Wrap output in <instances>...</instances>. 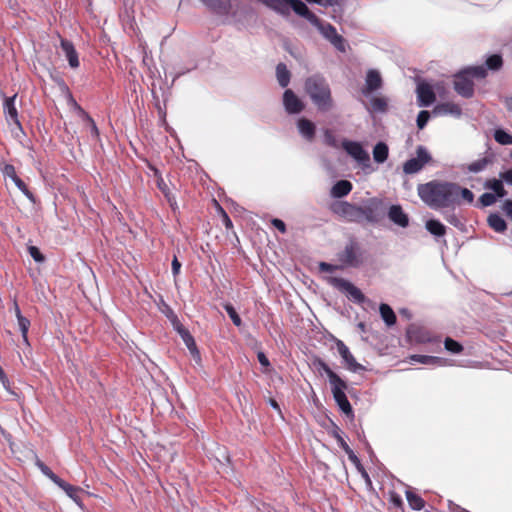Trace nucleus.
Wrapping results in <instances>:
<instances>
[{
  "label": "nucleus",
  "instance_id": "obj_1",
  "mask_svg": "<svg viewBox=\"0 0 512 512\" xmlns=\"http://www.w3.org/2000/svg\"><path fill=\"white\" fill-rule=\"evenodd\" d=\"M421 200L433 209L447 208L459 202V185L452 182L433 180L418 185Z\"/></svg>",
  "mask_w": 512,
  "mask_h": 512
},
{
  "label": "nucleus",
  "instance_id": "obj_2",
  "mask_svg": "<svg viewBox=\"0 0 512 512\" xmlns=\"http://www.w3.org/2000/svg\"><path fill=\"white\" fill-rule=\"evenodd\" d=\"M305 93L321 112H328L334 107L331 88L325 77L313 74L304 82Z\"/></svg>",
  "mask_w": 512,
  "mask_h": 512
},
{
  "label": "nucleus",
  "instance_id": "obj_3",
  "mask_svg": "<svg viewBox=\"0 0 512 512\" xmlns=\"http://www.w3.org/2000/svg\"><path fill=\"white\" fill-rule=\"evenodd\" d=\"M486 77V69L483 66H469L454 75V90L464 98L474 96L473 78L483 79Z\"/></svg>",
  "mask_w": 512,
  "mask_h": 512
},
{
  "label": "nucleus",
  "instance_id": "obj_4",
  "mask_svg": "<svg viewBox=\"0 0 512 512\" xmlns=\"http://www.w3.org/2000/svg\"><path fill=\"white\" fill-rule=\"evenodd\" d=\"M360 207V223H377L383 215V201L376 197L367 199Z\"/></svg>",
  "mask_w": 512,
  "mask_h": 512
},
{
  "label": "nucleus",
  "instance_id": "obj_5",
  "mask_svg": "<svg viewBox=\"0 0 512 512\" xmlns=\"http://www.w3.org/2000/svg\"><path fill=\"white\" fill-rule=\"evenodd\" d=\"M431 161L432 156L427 148L423 145H419L416 148V157L408 159L403 164V172L408 175L418 173Z\"/></svg>",
  "mask_w": 512,
  "mask_h": 512
},
{
  "label": "nucleus",
  "instance_id": "obj_6",
  "mask_svg": "<svg viewBox=\"0 0 512 512\" xmlns=\"http://www.w3.org/2000/svg\"><path fill=\"white\" fill-rule=\"evenodd\" d=\"M338 260L346 267H359L362 262V251L358 242L351 240L344 250L338 254Z\"/></svg>",
  "mask_w": 512,
  "mask_h": 512
},
{
  "label": "nucleus",
  "instance_id": "obj_7",
  "mask_svg": "<svg viewBox=\"0 0 512 512\" xmlns=\"http://www.w3.org/2000/svg\"><path fill=\"white\" fill-rule=\"evenodd\" d=\"M348 385L346 381L343 379L340 380V383H334L331 385V391L333 394V398L338 405L339 409L348 417L349 419H354V411L353 408L346 396L345 391L347 390Z\"/></svg>",
  "mask_w": 512,
  "mask_h": 512
},
{
  "label": "nucleus",
  "instance_id": "obj_8",
  "mask_svg": "<svg viewBox=\"0 0 512 512\" xmlns=\"http://www.w3.org/2000/svg\"><path fill=\"white\" fill-rule=\"evenodd\" d=\"M331 283L339 291L343 292L349 300L356 304H362L368 301L362 291L346 279L332 278Z\"/></svg>",
  "mask_w": 512,
  "mask_h": 512
},
{
  "label": "nucleus",
  "instance_id": "obj_9",
  "mask_svg": "<svg viewBox=\"0 0 512 512\" xmlns=\"http://www.w3.org/2000/svg\"><path fill=\"white\" fill-rule=\"evenodd\" d=\"M16 95L6 97L3 104V109L6 117V121L9 125H14L15 128H11L12 133L15 137L19 134H24L23 127L19 121L18 111L15 105Z\"/></svg>",
  "mask_w": 512,
  "mask_h": 512
},
{
  "label": "nucleus",
  "instance_id": "obj_10",
  "mask_svg": "<svg viewBox=\"0 0 512 512\" xmlns=\"http://www.w3.org/2000/svg\"><path fill=\"white\" fill-rule=\"evenodd\" d=\"M342 146L347 154L355 159L363 169L370 167V156L359 142L344 140Z\"/></svg>",
  "mask_w": 512,
  "mask_h": 512
},
{
  "label": "nucleus",
  "instance_id": "obj_11",
  "mask_svg": "<svg viewBox=\"0 0 512 512\" xmlns=\"http://www.w3.org/2000/svg\"><path fill=\"white\" fill-rule=\"evenodd\" d=\"M315 26L320 33L331 42V44L339 51H345V41L341 35H339L334 26L330 23H324L319 19V24H312Z\"/></svg>",
  "mask_w": 512,
  "mask_h": 512
},
{
  "label": "nucleus",
  "instance_id": "obj_12",
  "mask_svg": "<svg viewBox=\"0 0 512 512\" xmlns=\"http://www.w3.org/2000/svg\"><path fill=\"white\" fill-rule=\"evenodd\" d=\"M335 343L337 351L343 359V362L348 370L354 373L365 370V367L356 361L349 348L342 340L336 339Z\"/></svg>",
  "mask_w": 512,
  "mask_h": 512
},
{
  "label": "nucleus",
  "instance_id": "obj_13",
  "mask_svg": "<svg viewBox=\"0 0 512 512\" xmlns=\"http://www.w3.org/2000/svg\"><path fill=\"white\" fill-rule=\"evenodd\" d=\"M334 212L350 222L360 223V207L355 204L339 202L334 206Z\"/></svg>",
  "mask_w": 512,
  "mask_h": 512
},
{
  "label": "nucleus",
  "instance_id": "obj_14",
  "mask_svg": "<svg viewBox=\"0 0 512 512\" xmlns=\"http://www.w3.org/2000/svg\"><path fill=\"white\" fill-rule=\"evenodd\" d=\"M416 93L419 107H428L436 100L434 90L428 83H419L417 85Z\"/></svg>",
  "mask_w": 512,
  "mask_h": 512
},
{
  "label": "nucleus",
  "instance_id": "obj_15",
  "mask_svg": "<svg viewBox=\"0 0 512 512\" xmlns=\"http://www.w3.org/2000/svg\"><path fill=\"white\" fill-rule=\"evenodd\" d=\"M283 105L288 114H298L304 110V103L290 89L283 94Z\"/></svg>",
  "mask_w": 512,
  "mask_h": 512
},
{
  "label": "nucleus",
  "instance_id": "obj_16",
  "mask_svg": "<svg viewBox=\"0 0 512 512\" xmlns=\"http://www.w3.org/2000/svg\"><path fill=\"white\" fill-rule=\"evenodd\" d=\"M175 318V321H176V330L178 331V333L180 334L183 342L185 343V345L187 346L188 350L190 351L191 355L193 356V358L199 362L201 360V357H200V352L196 346V342L193 338V336L190 334V332L185 329L180 323L179 321L177 320V317L174 316Z\"/></svg>",
  "mask_w": 512,
  "mask_h": 512
},
{
  "label": "nucleus",
  "instance_id": "obj_17",
  "mask_svg": "<svg viewBox=\"0 0 512 512\" xmlns=\"http://www.w3.org/2000/svg\"><path fill=\"white\" fill-rule=\"evenodd\" d=\"M60 47H61L66 59L68 60L69 66L72 69L78 68L80 65V62H79L78 53L74 47V44L70 40L61 38L60 39Z\"/></svg>",
  "mask_w": 512,
  "mask_h": 512
},
{
  "label": "nucleus",
  "instance_id": "obj_18",
  "mask_svg": "<svg viewBox=\"0 0 512 512\" xmlns=\"http://www.w3.org/2000/svg\"><path fill=\"white\" fill-rule=\"evenodd\" d=\"M297 129L303 139L308 142H313L316 134V125L314 122L307 118H299L297 120Z\"/></svg>",
  "mask_w": 512,
  "mask_h": 512
},
{
  "label": "nucleus",
  "instance_id": "obj_19",
  "mask_svg": "<svg viewBox=\"0 0 512 512\" xmlns=\"http://www.w3.org/2000/svg\"><path fill=\"white\" fill-rule=\"evenodd\" d=\"M382 78L380 73L377 70H369L365 79V88L362 93L365 96H368L372 92L380 89L382 87Z\"/></svg>",
  "mask_w": 512,
  "mask_h": 512
},
{
  "label": "nucleus",
  "instance_id": "obj_20",
  "mask_svg": "<svg viewBox=\"0 0 512 512\" xmlns=\"http://www.w3.org/2000/svg\"><path fill=\"white\" fill-rule=\"evenodd\" d=\"M389 219L396 225L406 228L409 225V218L400 205H392L388 211Z\"/></svg>",
  "mask_w": 512,
  "mask_h": 512
},
{
  "label": "nucleus",
  "instance_id": "obj_21",
  "mask_svg": "<svg viewBox=\"0 0 512 512\" xmlns=\"http://www.w3.org/2000/svg\"><path fill=\"white\" fill-rule=\"evenodd\" d=\"M432 113L435 116L453 115L455 117H460L462 114V109L455 103L446 102L436 105Z\"/></svg>",
  "mask_w": 512,
  "mask_h": 512
},
{
  "label": "nucleus",
  "instance_id": "obj_22",
  "mask_svg": "<svg viewBox=\"0 0 512 512\" xmlns=\"http://www.w3.org/2000/svg\"><path fill=\"white\" fill-rule=\"evenodd\" d=\"M410 360L412 362H417L424 365L431 366H446L448 364V360L441 357L429 356V355H411Z\"/></svg>",
  "mask_w": 512,
  "mask_h": 512
},
{
  "label": "nucleus",
  "instance_id": "obj_23",
  "mask_svg": "<svg viewBox=\"0 0 512 512\" xmlns=\"http://www.w3.org/2000/svg\"><path fill=\"white\" fill-rule=\"evenodd\" d=\"M352 183L348 180H339L331 188L330 195L333 198H342L352 190Z\"/></svg>",
  "mask_w": 512,
  "mask_h": 512
},
{
  "label": "nucleus",
  "instance_id": "obj_24",
  "mask_svg": "<svg viewBox=\"0 0 512 512\" xmlns=\"http://www.w3.org/2000/svg\"><path fill=\"white\" fill-rule=\"evenodd\" d=\"M62 86L63 90L66 93L68 106H70V108L73 109L78 114V116L82 118V120L88 119L89 114L77 103L72 93L70 92L68 86L64 82H62Z\"/></svg>",
  "mask_w": 512,
  "mask_h": 512
},
{
  "label": "nucleus",
  "instance_id": "obj_25",
  "mask_svg": "<svg viewBox=\"0 0 512 512\" xmlns=\"http://www.w3.org/2000/svg\"><path fill=\"white\" fill-rule=\"evenodd\" d=\"M205 6H207L213 12L224 14L227 13L230 8V0H200Z\"/></svg>",
  "mask_w": 512,
  "mask_h": 512
},
{
  "label": "nucleus",
  "instance_id": "obj_26",
  "mask_svg": "<svg viewBox=\"0 0 512 512\" xmlns=\"http://www.w3.org/2000/svg\"><path fill=\"white\" fill-rule=\"evenodd\" d=\"M389 156V148L385 142H378L373 148V159L376 163H384Z\"/></svg>",
  "mask_w": 512,
  "mask_h": 512
},
{
  "label": "nucleus",
  "instance_id": "obj_27",
  "mask_svg": "<svg viewBox=\"0 0 512 512\" xmlns=\"http://www.w3.org/2000/svg\"><path fill=\"white\" fill-rule=\"evenodd\" d=\"M484 187L486 189L492 190L494 192L493 194L498 198H503L507 194L501 179H488L485 182Z\"/></svg>",
  "mask_w": 512,
  "mask_h": 512
},
{
  "label": "nucleus",
  "instance_id": "obj_28",
  "mask_svg": "<svg viewBox=\"0 0 512 512\" xmlns=\"http://www.w3.org/2000/svg\"><path fill=\"white\" fill-rule=\"evenodd\" d=\"M487 222L488 225L498 233H503L507 229L506 221L498 213L490 214Z\"/></svg>",
  "mask_w": 512,
  "mask_h": 512
},
{
  "label": "nucleus",
  "instance_id": "obj_29",
  "mask_svg": "<svg viewBox=\"0 0 512 512\" xmlns=\"http://www.w3.org/2000/svg\"><path fill=\"white\" fill-rule=\"evenodd\" d=\"M276 76L278 83L282 88H285L289 85L291 74L284 63H279L276 66Z\"/></svg>",
  "mask_w": 512,
  "mask_h": 512
},
{
  "label": "nucleus",
  "instance_id": "obj_30",
  "mask_svg": "<svg viewBox=\"0 0 512 512\" xmlns=\"http://www.w3.org/2000/svg\"><path fill=\"white\" fill-rule=\"evenodd\" d=\"M425 227L429 233L436 237H442L446 233V227L436 219L426 221Z\"/></svg>",
  "mask_w": 512,
  "mask_h": 512
},
{
  "label": "nucleus",
  "instance_id": "obj_31",
  "mask_svg": "<svg viewBox=\"0 0 512 512\" xmlns=\"http://www.w3.org/2000/svg\"><path fill=\"white\" fill-rule=\"evenodd\" d=\"M59 488H61L68 497H70L72 500H74L76 503H80V497L79 492L81 489L79 487L73 486L63 479L60 480V482L57 484Z\"/></svg>",
  "mask_w": 512,
  "mask_h": 512
},
{
  "label": "nucleus",
  "instance_id": "obj_32",
  "mask_svg": "<svg viewBox=\"0 0 512 512\" xmlns=\"http://www.w3.org/2000/svg\"><path fill=\"white\" fill-rule=\"evenodd\" d=\"M315 365L319 370H322L327 375L330 386L334 383L339 384L340 380H342V378H340L339 375H337L323 360L318 359L315 362Z\"/></svg>",
  "mask_w": 512,
  "mask_h": 512
},
{
  "label": "nucleus",
  "instance_id": "obj_33",
  "mask_svg": "<svg viewBox=\"0 0 512 512\" xmlns=\"http://www.w3.org/2000/svg\"><path fill=\"white\" fill-rule=\"evenodd\" d=\"M379 311L381 318L387 326H393L396 323V315L388 304H380Z\"/></svg>",
  "mask_w": 512,
  "mask_h": 512
},
{
  "label": "nucleus",
  "instance_id": "obj_34",
  "mask_svg": "<svg viewBox=\"0 0 512 512\" xmlns=\"http://www.w3.org/2000/svg\"><path fill=\"white\" fill-rule=\"evenodd\" d=\"M406 499L411 509L420 511L425 506V501L419 495L413 493L411 490L406 491Z\"/></svg>",
  "mask_w": 512,
  "mask_h": 512
},
{
  "label": "nucleus",
  "instance_id": "obj_35",
  "mask_svg": "<svg viewBox=\"0 0 512 512\" xmlns=\"http://www.w3.org/2000/svg\"><path fill=\"white\" fill-rule=\"evenodd\" d=\"M493 161L492 157H483L478 159L467 166V171L470 173H479L486 169V167Z\"/></svg>",
  "mask_w": 512,
  "mask_h": 512
},
{
  "label": "nucleus",
  "instance_id": "obj_36",
  "mask_svg": "<svg viewBox=\"0 0 512 512\" xmlns=\"http://www.w3.org/2000/svg\"><path fill=\"white\" fill-rule=\"evenodd\" d=\"M503 65V59L500 54H492L487 57L485 65H482L486 71H498Z\"/></svg>",
  "mask_w": 512,
  "mask_h": 512
},
{
  "label": "nucleus",
  "instance_id": "obj_37",
  "mask_svg": "<svg viewBox=\"0 0 512 512\" xmlns=\"http://www.w3.org/2000/svg\"><path fill=\"white\" fill-rule=\"evenodd\" d=\"M494 139L501 145H512V135L504 129L498 128L494 131Z\"/></svg>",
  "mask_w": 512,
  "mask_h": 512
},
{
  "label": "nucleus",
  "instance_id": "obj_38",
  "mask_svg": "<svg viewBox=\"0 0 512 512\" xmlns=\"http://www.w3.org/2000/svg\"><path fill=\"white\" fill-rule=\"evenodd\" d=\"M37 466L40 469V471L48 477L54 484H58L61 480V478L56 475L47 465H45L43 462L38 461Z\"/></svg>",
  "mask_w": 512,
  "mask_h": 512
},
{
  "label": "nucleus",
  "instance_id": "obj_39",
  "mask_svg": "<svg viewBox=\"0 0 512 512\" xmlns=\"http://www.w3.org/2000/svg\"><path fill=\"white\" fill-rule=\"evenodd\" d=\"M223 307H224L225 311L227 312V314L229 315L233 324L236 327H241L242 320H241V317L239 316V314L236 312L235 308L230 303L224 304Z\"/></svg>",
  "mask_w": 512,
  "mask_h": 512
},
{
  "label": "nucleus",
  "instance_id": "obj_40",
  "mask_svg": "<svg viewBox=\"0 0 512 512\" xmlns=\"http://www.w3.org/2000/svg\"><path fill=\"white\" fill-rule=\"evenodd\" d=\"M335 437L337 439L338 445L347 454L349 460H356V454L354 453V451L350 448V446L346 443V441L341 437V435L338 432L335 433Z\"/></svg>",
  "mask_w": 512,
  "mask_h": 512
},
{
  "label": "nucleus",
  "instance_id": "obj_41",
  "mask_svg": "<svg viewBox=\"0 0 512 512\" xmlns=\"http://www.w3.org/2000/svg\"><path fill=\"white\" fill-rule=\"evenodd\" d=\"M350 461L355 465L356 469L361 474V476L365 480L366 484L368 486H372V481L370 479V476H369L368 472L366 471V469L364 468V466L362 465L358 456L356 455V460H350Z\"/></svg>",
  "mask_w": 512,
  "mask_h": 512
},
{
  "label": "nucleus",
  "instance_id": "obj_42",
  "mask_svg": "<svg viewBox=\"0 0 512 512\" xmlns=\"http://www.w3.org/2000/svg\"><path fill=\"white\" fill-rule=\"evenodd\" d=\"M323 141L329 147H338L337 139L331 129L326 128L323 130Z\"/></svg>",
  "mask_w": 512,
  "mask_h": 512
},
{
  "label": "nucleus",
  "instance_id": "obj_43",
  "mask_svg": "<svg viewBox=\"0 0 512 512\" xmlns=\"http://www.w3.org/2000/svg\"><path fill=\"white\" fill-rule=\"evenodd\" d=\"M445 349L451 353H460L463 350V346L456 340L447 337L444 342Z\"/></svg>",
  "mask_w": 512,
  "mask_h": 512
},
{
  "label": "nucleus",
  "instance_id": "obj_44",
  "mask_svg": "<svg viewBox=\"0 0 512 512\" xmlns=\"http://www.w3.org/2000/svg\"><path fill=\"white\" fill-rule=\"evenodd\" d=\"M18 321V326L21 331L23 341L28 344V330L30 327V321L26 317H21Z\"/></svg>",
  "mask_w": 512,
  "mask_h": 512
},
{
  "label": "nucleus",
  "instance_id": "obj_45",
  "mask_svg": "<svg viewBox=\"0 0 512 512\" xmlns=\"http://www.w3.org/2000/svg\"><path fill=\"white\" fill-rule=\"evenodd\" d=\"M371 106L375 112H385L387 109V101L383 97H375L371 100Z\"/></svg>",
  "mask_w": 512,
  "mask_h": 512
},
{
  "label": "nucleus",
  "instance_id": "obj_46",
  "mask_svg": "<svg viewBox=\"0 0 512 512\" xmlns=\"http://www.w3.org/2000/svg\"><path fill=\"white\" fill-rule=\"evenodd\" d=\"M430 112L427 111V110H422L419 112L418 116H417V119H416V123H417V127L422 130L428 123L429 119H430Z\"/></svg>",
  "mask_w": 512,
  "mask_h": 512
},
{
  "label": "nucleus",
  "instance_id": "obj_47",
  "mask_svg": "<svg viewBox=\"0 0 512 512\" xmlns=\"http://www.w3.org/2000/svg\"><path fill=\"white\" fill-rule=\"evenodd\" d=\"M445 219L448 223L453 225L456 228L462 229L464 227V224L461 222V220L458 218V216L454 212H446L445 213Z\"/></svg>",
  "mask_w": 512,
  "mask_h": 512
},
{
  "label": "nucleus",
  "instance_id": "obj_48",
  "mask_svg": "<svg viewBox=\"0 0 512 512\" xmlns=\"http://www.w3.org/2000/svg\"><path fill=\"white\" fill-rule=\"evenodd\" d=\"M16 186L32 203H35L34 194L28 189L27 185L22 180H18Z\"/></svg>",
  "mask_w": 512,
  "mask_h": 512
},
{
  "label": "nucleus",
  "instance_id": "obj_49",
  "mask_svg": "<svg viewBox=\"0 0 512 512\" xmlns=\"http://www.w3.org/2000/svg\"><path fill=\"white\" fill-rule=\"evenodd\" d=\"M497 197L493 193H484L480 196V203L485 206H491L496 202Z\"/></svg>",
  "mask_w": 512,
  "mask_h": 512
},
{
  "label": "nucleus",
  "instance_id": "obj_50",
  "mask_svg": "<svg viewBox=\"0 0 512 512\" xmlns=\"http://www.w3.org/2000/svg\"><path fill=\"white\" fill-rule=\"evenodd\" d=\"M30 256L34 259L35 262L41 263L45 260L44 255L40 252V250L36 246H29L28 248Z\"/></svg>",
  "mask_w": 512,
  "mask_h": 512
},
{
  "label": "nucleus",
  "instance_id": "obj_51",
  "mask_svg": "<svg viewBox=\"0 0 512 512\" xmlns=\"http://www.w3.org/2000/svg\"><path fill=\"white\" fill-rule=\"evenodd\" d=\"M157 187L164 194L165 198L171 195V191L162 177L157 179Z\"/></svg>",
  "mask_w": 512,
  "mask_h": 512
},
{
  "label": "nucleus",
  "instance_id": "obj_52",
  "mask_svg": "<svg viewBox=\"0 0 512 512\" xmlns=\"http://www.w3.org/2000/svg\"><path fill=\"white\" fill-rule=\"evenodd\" d=\"M83 121H86L89 124L91 135L95 139H98L100 133H99V129H98L95 121L93 120V118L89 115V118L88 119H84Z\"/></svg>",
  "mask_w": 512,
  "mask_h": 512
},
{
  "label": "nucleus",
  "instance_id": "obj_53",
  "mask_svg": "<svg viewBox=\"0 0 512 512\" xmlns=\"http://www.w3.org/2000/svg\"><path fill=\"white\" fill-rule=\"evenodd\" d=\"M460 195H461V197H462L465 201H467V202H469V203H471V202L473 201V199H474V194H473L469 189H467V188H461V187L459 186V196H460Z\"/></svg>",
  "mask_w": 512,
  "mask_h": 512
},
{
  "label": "nucleus",
  "instance_id": "obj_54",
  "mask_svg": "<svg viewBox=\"0 0 512 512\" xmlns=\"http://www.w3.org/2000/svg\"><path fill=\"white\" fill-rule=\"evenodd\" d=\"M309 3H315L320 6L328 7V6H334L338 3L339 0H306Z\"/></svg>",
  "mask_w": 512,
  "mask_h": 512
},
{
  "label": "nucleus",
  "instance_id": "obj_55",
  "mask_svg": "<svg viewBox=\"0 0 512 512\" xmlns=\"http://www.w3.org/2000/svg\"><path fill=\"white\" fill-rule=\"evenodd\" d=\"M338 267L335 266V265H332L330 263H326V262H320L319 263V269L320 271L322 272H327V273H332L334 272Z\"/></svg>",
  "mask_w": 512,
  "mask_h": 512
},
{
  "label": "nucleus",
  "instance_id": "obj_56",
  "mask_svg": "<svg viewBox=\"0 0 512 512\" xmlns=\"http://www.w3.org/2000/svg\"><path fill=\"white\" fill-rule=\"evenodd\" d=\"M2 172L5 177L9 178V177L15 176L16 170L12 164H5L2 168Z\"/></svg>",
  "mask_w": 512,
  "mask_h": 512
},
{
  "label": "nucleus",
  "instance_id": "obj_57",
  "mask_svg": "<svg viewBox=\"0 0 512 512\" xmlns=\"http://www.w3.org/2000/svg\"><path fill=\"white\" fill-rule=\"evenodd\" d=\"M271 223L281 233H285L286 232V225H285V223L281 219L274 218V219H272Z\"/></svg>",
  "mask_w": 512,
  "mask_h": 512
},
{
  "label": "nucleus",
  "instance_id": "obj_58",
  "mask_svg": "<svg viewBox=\"0 0 512 512\" xmlns=\"http://www.w3.org/2000/svg\"><path fill=\"white\" fill-rule=\"evenodd\" d=\"M171 265H172V274L174 277H176L177 275H179L180 269H181V263L179 262L177 256H174Z\"/></svg>",
  "mask_w": 512,
  "mask_h": 512
},
{
  "label": "nucleus",
  "instance_id": "obj_59",
  "mask_svg": "<svg viewBox=\"0 0 512 512\" xmlns=\"http://www.w3.org/2000/svg\"><path fill=\"white\" fill-rule=\"evenodd\" d=\"M503 210L507 217L512 221V200H506L504 202Z\"/></svg>",
  "mask_w": 512,
  "mask_h": 512
},
{
  "label": "nucleus",
  "instance_id": "obj_60",
  "mask_svg": "<svg viewBox=\"0 0 512 512\" xmlns=\"http://www.w3.org/2000/svg\"><path fill=\"white\" fill-rule=\"evenodd\" d=\"M257 358H258V361L259 363L264 366V367H269L270 366V361L269 359L267 358V356L265 355L264 352H258L257 354Z\"/></svg>",
  "mask_w": 512,
  "mask_h": 512
},
{
  "label": "nucleus",
  "instance_id": "obj_61",
  "mask_svg": "<svg viewBox=\"0 0 512 512\" xmlns=\"http://www.w3.org/2000/svg\"><path fill=\"white\" fill-rule=\"evenodd\" d=\"M500 178L503 179L507 184L512 185V169L500 173Z\"/></svg>",
  "mask_w": 512,
  "mask_h": 512
},
{
  "label": "nucleus",
  "instance_id": "obj_62",
  "mask_svg": "<svg viewBox=\"0 0 512 512\" xmlns=\"http://www.w3.org/2000/svg\"><path fill=\"white\" fill-rule=\"evenodd\" d=\"M0 381L1 383L3 384V386L9 390V380L4 372V370L2 369V367L0 366Z\"/></svg>",
  "mask_w": 512,
  "mask_h": 512
},
{
  "label": "nucleus",
  "instance_id": "obj_63",
  "mask_svg": "<svg viewBox=\"0 0 512 512\" xmlns=\"http://www.w3.org/2000/svg\"><path fill=\"white\" fill-rule=\"evenodd\" d=\"M170 207L175 210L176 207H177V202H176V198L173 194L169 195L168 197H166Z\"/></svg>",
  "mask_w": 512,
  "mask_h": 512
},
{
  "label": "nucleus",
  "instance_id": "obj_64",
  "mask_svg": "<svg viewBox=\"0 0 512 512\" xmlns=\"http://www.w3.org/2000/svg\"><path fill=\"white\" fill-rule=\"evenodd\" d=\"M392 502L397 507H400L402 505V499L398 495H392Z\"/></svg>",
  "mask_w": 512,
  "mask_h": 512
}]
</instances>
